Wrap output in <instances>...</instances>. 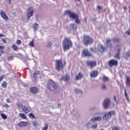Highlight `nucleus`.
<instances>
[{
    "label": "nucleus",
    "mask_w": 130,
    "mask_h": 130,
    "mask_svg": "<svg viewBox=\"0 0 130 130\" xmlns=\"http://www.w3.org/2000/svg\"><path fill=\"white\" fill-rule=\"evenodd\" d=\"M62 44L63 51H68V50H69L70 48L73 47V42L71 40V39L68 38H64L62 41Z\"/></svg>",
    "instance_id": "nucleus-1"
},
{
    "label": "nucleus",
    "mask_w": 130,
    "mask_h": 130,
    "mask_svg": "<svg viewBox=\"0 0 130 130\" xmlns=\"http://www.w3.org/2000/svg\"><path fill=\"white\" fill-rule=\"evenodd\" d=\"M64 15H69L70 18L75 19V22L77 24H80V23H81V20L79 19V15L75 14L74 12H72V11L70 10H66L64 12Z\"/></svg>",
    "instance_id": "nucleus-2"
},
{
    "label": "nucleus",
    "mask_w": 130,
    "mask_h": 130,
    "mask_svg": "<svg viewBox=\"0 0 130 130\" xmlns=\"http://www.w3.org/2000/svg\"><path fill=\"white\" fill-rule=\"evenodd\" d=\"M47 88H48L50 91H55L56 90H57L58 85H57V84H56V83H55L52 80L50 79L48 80Z\"/></svg>",
    "instance_id": "nucleus-3"
},
{
    "label": "nucleus",
    "mask_w": 130,
    "mask_h": 130,
    "mask_svg": "<svg viewBox=\"0 0 130 130\" xmlns=\"http://www.w3.org/2000/svg\"><path fill=\"white\" fill-rule=\"evenodd\" d=\"M83 43L85 46H89L94 43V40L92 37L88 35H84L83 36Z\"/></svg>",
    "instance_id": "nucleus-4"
},
{
    "label": "nucleus",
    "mask_w": 130,
    "mask_h": 130,
    "mask_svg": "<svg viewBox=\"0 0 130 130\" xmlns=\"http://www.w3.org/2000/svg\"><path fill=\"white\" fill-rule=\"evenodd\" d=\"M55 70L58 72H60V70H62L64 68V64H62L61 60H56Z\"/></svg>",
    "instance_id": "nucleus-5"
},
{
    "label": "nucleus",
    "mask_w": 130,
    "mask_h": 130,
    "mask_svg": "<svg viewBox=\"0 0 130 130\" xmlns=\"http://www.w3.org/2000/svg\"><path fill=\"white\" fill-rule=\"evenodd\" d=\"M116 113H115V111H110L109 112H107L105 113V115L104 116V119L105 120H108L109 118H111L112 116H113V115H115Z\"/></svg>",
    "instance_id": "nucleus-6"
},
{
    "label": "nucleus",
    "mask_w": 130,
    "mask_h": 130,
    "mask_svg": "<svg viewBox=\"0 0 130 130\" xmlns=\"http://www.w3.org/2000/svg\"><path fill=\"white\" fill-rule=\"evenodd\" d=\"M122 45H123L122 44L116 45L117 53L116 54L115 58L117 59H120V51L121 50V46H122Z\"/></svg>",
    "instance_id": "nucleus-7"
},
{
    "label": "nucleus",
    "mask_w": 130,
    "mask_h": 130,
    "mask_svg": "<svg viewBox=\"0 0 130 130\" xmlns=\"http://www.w3.org/2000/svg\"><path fill=\"white\" fill-rule=\"evenodd\" d=\"M108 64L110 68H112V67H117V66H118V61L112 59L108 62Z\"/></svg>",
    "instance_id": "nucleus-8"
},
{
    "label": "nucleus",
    "mask_w": 130,
    "mask_h": 130,
    "mask_svg": "<svg viewBox=\"0 0 130 130\" xmlns=\"http://www.w3.org/2000/svg\"><path fill=\"white\" fill-rule=\"evenodd\" d=\"M34 14V9L32 8V7H29L27 9V12L26 13V15L27 16V20L29 21L30 20V18L31 17H32L33 15Z\"/></svg>",
    "instance_id": "nucleus-9"
},
{
    "label": "nucleus",
    "mask_w": 130,
    "mask_h": 130,
    "mask_svg": "<svg viewBox=\"0 0 130 130\" xmlns=\"http://www.w3.org/2000/svg\"><path fill=\"white\" fill-rule=\"evenodd\" d=\"M82 56L84 57H91L92 54L87 49H83L82 52Z\"/></svg>",
    "instance_id": "nucleus-10"
},
{
    "label": "nucleus",
    "mask_w": 130,
    "mask_h": 130,
    "mask_svg": "<svg viewBox=\"0 0 130 130\" xmlns=\"http://www.w3.org/2000/svg\"><path fill=\"white\" fill-rule=\"evenodd\" d=\"M111 104V102H110V100L109 99H106L104 101L103 106L105 109L108 108L110 105Z\"/></svg>",
    "instance_id": "nucleus-11"
},
{
    "label": "nucleus",
    "mask_w": 130,
    "mask_h": 130,
    "mask_svg": "<svg viewBox=\"0 0 130 130\" xmlns=\"http://www.w3.org/2000/svg\"><path fill=\"white\" fill-rule=\"evenodd\" d=\"M86 64L88 67H89L90 69H93V68H95V67L97 66V62H96V61H87Z\"/></svg>",
    "instance_id": "nucleus-12"
},
{
    "label": "nucleus",
    "mask_w": 130,
    "mask_h": 130,
    "mask_svg": "<svg viewBox=\"0 0 130 130\" xmlns=\"http://www.w3.org/2000/svg\"><path fill=\"white\" fill-rule=\"evenodd\" d=\"M29 91L30 93L32 94H37V93H39V88L36 87H30Z\"/></svg>",
    "instance_id": "nucleus-13"
},
{
    "label": "nucleus",
    "mask_w": 130,
    "mask_h": 130,
    "mask_svg": "<svg viewBox=\"0 0 130 130\" xmlns=\"http://www.w3.org/2000/svg\"><path fill=\"white\" fill-rule=\"evenodd\" d=\"M106 43L108 46V48H110V49H112V48H113V45H112V43H111V40L110 39H107L106 40Z\"/></svg>",
    "instance_id": "nucleus-14"
},
{
    "label": "nucleus",
    "mask_w": 130,
    "mask_h": 130,
    "mask_svg": "<svg viewBox=\"0 0 130 130\" xmlns=\"http://www.w3.org/2000/svg\"><path fill=\"white\" fill-rule=\"evenodd\" d=\"M106 49V48H105V47H104V46H103V45L101 44H99L98 45V49L99 51H100L101 52V53L104 52V51H105Z\"/></svg>",
    "instance_id": "nucleus-15"
},
{
    "label": "nucleus",
    "mask_w": 130,
    "mask_h": 130,
    "mask_svg": "<svg viewBox=\"0 0 130 130\" xmlns=\"http://www.w3.org/2000/svg\"><path fill=\"white\" fill-rule=\"evenodd\" d=\"M29 122L26 121H21L18 123V126L20 127H25L27 126Z\"/></svg>",
    "instance_id": "nucleus-16"
},
{
    "label": "nucleus",
    "mask_w": 130,
    "mask_h": 130,
    "mask_svg": "<svg viewBox=\"0 0 130 130\" xmlns=\"http://www.w3.org/2000/svg\"><path fill=\"white\" fill-rule=\"evenodd\" d=\"M98 76V71L93 70L90 73V77L91 78H96Z\"/></svg>",
    "instance_id": "nucleus-17"
},
{
    "label": "nucleus",
    "mask_w": 130,
    "mask_h": 130,
    "mask_svg": "<svg viewBox=\"0 0 130 130\" xmlns=\"http://www.w3.org/2000/svg\"><path fill=\"white\" fill-rule=\"evenodd\" d=\"M22 110L25 113V114H28L30 111H29V109H28V108L26 107L25 105H22L21 106Z\"/></svg>",
    "instance_id": "nucleus-18"
},
{
    "label": "nucleus",
    "mask_w": 130,
    "mask_h": 130,
    "mask_svg": "<svg viewBox=\"0 0 130 130\" xmlns=\"http://www.w3.org/2000/svg\"><path fill=\"white\" fill-rule=\"evenodd\" d=\"M0 15L4 20H9V17H8V15L4 12V11H1Z\"/></svg>",
    "instance_id": "nucleus-19"
},
{
    "label": "nucleus",
    "mask_w": 130,
    "mask_h": 130,
    "mask_svg": "<svg viewBox=\"0 0 130 130\" xmlns=\"http://www.w3.org/2000/svg\"><path fill=\"white\" fill-rule=\"evenodd\" d=\"M112 40H113V43H118V44L121 41V40H120V39L116 37L113 38Z\"/></svg>",
    "instance_id": "nucleus-20"
},
{
    "label": "nucleus",
    "mask_w": 130,
    "mask_h": 130,
    "mask_svg": "<svg viewBox=\"0 0 130 130\" xmlns=\"http://www.w3.org/2000/svg\"><path fill=\"white\" fill-rule=\"evenodd\" d=\"M102 120V117L101 116H98V117H94V118H92L91 119V121H100Z\"/></svg>",
    "instance_id": "nucleus-21"
},
{
    "label": "nucleus",
    "mask_w": 130,
    "mask_h": 130,
    "mask_svg": "<svg viewBox=\"0 0 130 130\" xmlns=\"http://www.w3.org/2000/svg\"><path fill=\"white\" fill-rule=\"evenodd\" d=\"M62 81H65L66 82L69 81L70 80V76L69 75H66L65 76H62L61 79Z\"/></svg>",
    "instance_id": "nucleus-22"
},
{
    "label": "nucleus",
    "mask_w": 130,
    "mask_h": 130,
    "mask_svg": "<svg viewBox=\"0 0 130 130\" xmlns=\"http://www.w3.org/2000/svg\"><path fill=\"white\" fill-rule=\"evenodd\" d=\"M5 49V46H0V55L2 56L4 53H5V51L4 50Z\"/></svg>",
    "instance_id": "nucleus-23"
},
{
    "label": "nucleus",
    "mask_w": 130,
    "mask_h": 130,
    "mask_svg": "<svg viewBox=\"0 0 130 130\" xmlns=\"http://www.w3.org/2000/svg\"><path fill=\"white\" fill-rule=\"evenodd\" d=\"M83 78V74L80 72L77 76H76V80H81Z\"/></svg>",
    "instance_id": "nucleus-24"
},
{
    "label": "nucleus",
    "mask_w": 130,
    "mask_h": 130,
    "mask_svg": "<svg viewBox=\"0 0 130 130\" xmlns=\"http://www.w3.org/2000/svg\"><path fill=\"white\" fill-rule=\"evenodd\" d=\"M19 117L22 118V119H27V116L25 115L24 113H20L19 114Z\"/></svg>",
    "instance_id": "nucleus-25"
},
{
    "label": "nucleus",
    "mask_w": 130,
    "mask_h": 130,
    "mask_svg": "<svg viewBox=\"0 0 130 130\" xmlns=\"http://www.w3.org/2000/svg\"><path fill=\"white\" fill-rule=\"evenodd\" d=\"M32 122V125L34 127H36L37 126H39V123L37 121H34Z\"/></svg>",
    "instance_id": "nucleus-26"
},
{
    "label": "nucleus",
    "mask_w": 130,
    "mask_h": 130,
    "mask_svg": "<svg viewBox=\"0 0 130 130\" xmlns=\"http://www.w3.org/2000/svg\"><path fill=\"white\" fill-rule=\"evenodd\" d=\"M39 28V25L38 23H35L34 25V31H37L38 30V28Z\"/></svg>",
    "instance_id": "nucleus-27"
},
{
    "label": "nucleus",
    "mask_w": 130,
    "mask_h": 130,
    "mask_svg": "<svg viewBox=\"0 0 130 130\" xmlns=\"http://www.w3.org/2000/svg\"><path fill=\"white\" fill-rule=\"evenodd\" d=\"M126 86H130V77H127L126 78Z\"/></svg>",
    "instance_id": "nucleus-28"
},
{
    "label": "nucleus",
    "mask_w": 130,
    "mask_h": 130,
    "mask_svg": "<svg viewBox=\"0 0 130 130\" xmlns=\"http://www.w3.org/2000/svg\"><path fill=\"white\" fill-rule=\"evenodd\" d=\"M2 86L4 89H6L7 87H8V83L6 81H4L2 84Z\"/></svg>",
    "instance_id": "nucleus-29"
},
{
    "label": "nucleus",
    "mask_w": 130,
    "mask_h": 130,
    "mask_svg": "<svg viewBox=\"0 0 130 130\" xmlns=\"http://www.w3.org/2000/svg\"><path fill=\"white\" fill-rule=\"evenodd\" d=\"M28 116L31 119H34V118H35V115H34L33 113H29Z\"/></svg>",
    "instance_id": "nucleus-30"
},
{
    "label": "nucleus",
    "mask_w": 130,
    "mask_h": 130,
    "mask_svg": "<svg viewBox=\"0 0 130 130\" xmlns=\"http://www.w3.org/2000/svg\"><path fill=\"white\" fill-rule=\"evenodd\" d=\"M70 27L72 28V29L77 30V25L75 24H71L70 25Z\"/></svg>",
    "instance_id": "nucleus-31"
},
{
    "label": "nucleus",
    "mask_w": 130,
    "mask_h": 130,
    "mask_svg": "<svg viewBox=\"0 0 130 130\" xmlns=\"http://www.w3.org/2000/svg\"><path fill=\"white\" fill-rule=\"evenodd\" d=\"M39 72H37V73H34V78L35 80L37 79V75H39Z\"/></svg>",
    "instance_id": "nucleus-32"
},
{
    "label": "nucleus",
    "mask_w": 130,
    "mask_h": 130,
    "mask_svg": "<svg viewBox=\"0 0 130 130\" xmlns=\"http://www.w3.org/2000/svg\"><path fill=\"white\" fill-rule=\"evenodd\" d=\"M1 116L3 118V119H7V118H8L7 115L4 113L1 114Z\"/></svg>",
    "instance_id": "nucleus-33"
},
{
    "label": "nucleus",
    "mask_w": 130,
    "mask_h": 130,
    "mask_svg": "<svg viewBox=\"0 0 130 130\" xmlns=\"http://www.w3.org/2000/svg\"><path fill=\"white\" fill-rule=\"evenodd\" d=\"M108 80H109L108 77H107L106 76H103V80L104 82H107V81H108Z\"/></svg>",
    "instance_id": "nucleus-34"
},
{
    "label": "nucleus",
    "mask_w": 130,
    "mask_h": 130,
    "mask_svg": "<svg viewBox=\"0 0 130 130\" xmlns=\"http://www.w3.org/2000/svg\"><path fill=\"white\" fill-rule=\"evenodd\" d=\"M48 128V124L45 123V126L43 127L42 129L43 130H47Z\"/></svg>",
    "instance_id": "nucleus-35"
},
{
    "label": "nucleus",
    "mask_w": 130,
    "mask_h": 130,
    "mask_svg": "<svg viewBox=\"0 0 130 130\" xmlns=\"http://www.w3.org/2000/svg\"><path fill=\"white\" fill-rule=\"evenodd\" d=\"M75 92L77 94H79V93H81V94H83V91H81V90L79 89H76L75 90Z\"/></svg>",
    "instance_id": "nucleus-36"
},
{
    "label": "nucleus",
    "mask_w": 130,
    "mask_h": 130,
    "mask_svg": "<svg viewBox=\"0 0 130 130\" xmlns=\"http://www.w3.org/2000/svg\"><path fill=\"white\" fill-rule=\"evenodd\" d=\"M90 50L91 51V52L96 53V48H90Z\"/></svg>",
    "instance_id": "nucleus-37"
},
{
    "label": "nucleus",
    "mask_w": 130,
    "mask_h": 130,
    "mask_svg": "<svg viewBox=\"0 0 130 130\" xmlns=\"http://www.w3.org/2000/svg\"><path fill=\"white\" fill-rule=\"evenodd\" d=\"M12 48H13L14 50H18V46H17L16 45H13Z\"/></svg>",
    "instance_id": "nucleus-38"
},
{
    "label": "nucleus",
    "mask_w": 130,
    "mask_h": 130,
    "mask_svg": "<svg viewBox=\"0 0 130 130\" xmlns=\"http://www.w3.org/2000/svg\"><path fill=\"white\" fill-rule=\"evenodd\" d=\"M112 130H120V129L119 127L115 126L112 127Z\"/></svg>",
    "instance_id": "nucleus-39"
},
{
    "label": "nucleus",
    "mask_w": 130,
    "mask_h": 130,
    "mask_svg": "<svg viewBox=\"0 0 130 130\" xmlns=\"http://www.w3.org/2000/svg\"><path fill=\"white\" fill-rule=\"evenodd\" d=\"M129 56H130V50L126 53V58H127V57H129Z\"/></svg>",
    "instance_id": "nucleus-40"
},
{
    "label": "nucleus",
    "mask_w": 130,
    "mask_h": 130,
    "mask_svg": "<svg viewBox=\"0 0 130 130\" xmlns=\"http://www.w3.org/2000/svg\"><path fill=\"white\" fill-rule=\"evenodd\" d=\"M52 46V43L51 42H48L47 44V47H51Z\"/></svg>",
    "instance_id": "nucleus-41"
},
{
    "label": "nucleus",
    "mask_w": 130,
    "mask_h": 130,
    "mask_svg": "<svg viewBox=\"0 0 130 130\" xmlns=\"http://www.w3.org/2000/svg\"><path fill=\"white\" fill-rule=\"evenodd\" d=\"M102 88L103 90H106V89H107L106 85H105V84L102 85Z\"/></svg>",
    "instance_id": "nucleus-42"
},
{
    "label": "nucleus",
    "mask_w": 130,
    "mask_h": 130,
    "mask_svg": "<svg viewBox=\"0 0 130 130\" xmlns=\"http://www.w3.org/2000/svg\"><path fill=\"white\" fill-rule=\"evenodd\" d=\"M4 79H5V75H2L0 76V82H2V81H3Z\"/></svg>",
    "instance_id": "nucleus-43"
},
{
    "label": "nucleus",
    "mask_w": 130,
    "mask_h": 130,
    "mask_svg": "<svg viewBox=\"0 0 130 130\" xmlns=\"http://www.w3.org/2000/svg\"><path fill=\"white\" fill-rule=\"evenodd\" d=\"M124 94H125V97H126V98H128V95H127V93H126V89H124Z\"/></svg>",
    "instance_id": "nucleus-44"
},
{
    "label": "nucleus",
    "mask_w": 130,
    "mask_h": 130,
    "mask_svg": "<svg viewBox=\"0 0 130 130\" xmlns=\"http://www.w3.org/2000/svg\"><path fill=\"white\" fill-rule=\"evenodd\" d=\"M16 43H17V44H18L19 45L21 44V43H22V42L20 40H17L16 41Z\"/></svg>",
    "instance_id": "nucleus-45"
},
{
    "label": "nucleus",
    "mask_w": 130,
    "mask_h": 130,
    "mask_svg": "<svg viewBox=\"0 0 130 130\" xmlns=\"http://www.w3.org/2000/svg\"><path fill=\"white\" fill-rule=\"evenodd\" d=\"M29 45L30 46H32V47H34V42H33V41L30 42Z\"/></svg>",
    "instance_id": "nucleus-46"
},
{
    "label": "nucleus",
    "mask_w": 130,
    "mask_h": 130,
    "mask_svg": "<svg viewBox=\"0 0 130 130\" xmlns=\"http://www.w3.org/2000/svg\"><path fill=\"white\" fill-rule=\"evenodd\" d=\"M16 105H17L18 108H20V107H21V103H17L16 104Z\"/></svg>",
    "instance_id": "nucleus-47"
},
{
    "label": "nucleus",
    "mask_w": 130,
    "mask_h": 130,
    "mask_svg": "<svg viewBox=\"0 0 130 130\" xmlns=\"http://www.w3.org/2000/svg\"><path fill=\"white\" fill-rule=\"evenodd\" d=\"M98 10H102V7H101V6H98Z\"/></svg>",
    "instance_id": "nucleus-48"
},
{
    "label": "nucleus",
    "mask_w": 130,
    "mask_h": 130,
    "mask_svg": "<svg viewBox=\"0 0 130 130\" xmlns=\"http://www.w3.org/2000/svg\"><path fill=\"white\" fill-rule=\"evenodd\" d=\"M2 41L4 43H6L7 42V40H6L5 39H2Z\"/></svg>",
    "instance_id": "nucleus-49"
},
{
    "label": "nucleus",
    "mask_w": 130,
    "mask_h": 130,
    "mask_svg": "<svg viewBox=\"0 0 130 130\" xmlns=\"http://www.w3.org/2000/svg\"><path fill=\"white\" fill-rule=\"evenodd\" d=\"M91 127H94L95 128H96V127H97V124L95 125H93Z\"/></svg>",
    "instance_id": "nucleus-50"
},
{
    "label": "nucleus",
    "mask_w": 130,
    "mask_h": 130,
    "mask_svg": "<svg viewBox=\"0 0 130 130\" xmlns=\"http://www.w3.org/2000/svg\"><path fill=\"white\" fill-rule=\"evenodd\" d=\"M4 35L3 34H0V38L1 37H4Z\"/></svg>",
    "instance_id": "nucleus-51"
},
{
    "label": "nucleus",
    "mask_w": 130,
    "mask_h": 130,
    "mask_svg": "<svg viewBox=\"0 0 130 130\" xmlns=\"http://www.w3.org/2000/svg\"><path fill=\"white\" fill-rule=\"evenodd\" d=\"M114 101H115V102H117V101H116V96H114Z\"/></svg>",
    "instance_id": "nucleus-52"
},
{
    "label": "nucleus",
    "mask_w": 130,
    "mask_h": 130,
    "mask_svg": "<svg viewBox=\"0 0 130 130\" xmlns=\"http://www.w3.org/2000/svg\"><path fill=\"white\" fill-rule=\"evenodd\" d=\"M123 9H124V10H127V8H126V7H124Z\"/></svg>",
    "instance_id": "nucleus-53"
},
{
    "label": "nucleus",
    "mask_w": 130,
    "mask_h": 130,
    "mask_svg": "<svg viewBox=\"0 0 130 130\" xmlns=\"http://www.w3.org/2000/svg\"><path fill=\"white\" fill-rule=\"evenodd\" d=\"M5 106H6V107H10V106H9L8 105H6Z\"/></svg>",
    "instance_id": "nucleus-54"
},
{
    "label": "nucleus",
    "mask_w": 130,
    "mask_h": 130,
    "mask_svg": "<svg viewBox=\"0 0 130 130\" xmlns=\"http://www.w3.org/2000/svg\"><path fill=\"white\" fill-rule=\"evenodd\" d=\"M9 99H8V100H7V102H11L10 101H9Z\"/></svg>",
    "instance_id": "nucleus-55"
},
{
    "label": "nucleus",
    "mask_w": 130,
    "mask_h": 130,
    "mask_svg": "<svg viewBox=\"0 0 130 130\" xmlns=\"http://www.w3.org/2000/svg\"><path fill=\"white\" fill-rule=\"evenodd\" d=\"M78 2H81V0H76Z\"/></svg>",
    "instance_id": "nucleus-56"
},
{
    "label": "nucleus",
    "mask_w": 130,
    "mask_h": 130,
    "mask_svg": "<svg viewBox=\"0 0 130 130\" xmlns=\"http://www.w3.org/2000/svg\"><path fill=\"white\" fill-rule=\"evenodd\" d=\"M89 124H90V123H88V124H86L87 125H89Z\"/></svg>",
    "instance_id": "nucleus-57"
},
{
    "label": "nucleus",
    "mask_w": 130,
    "mask_h": 130,
    "mask_svg": "<svg viewBox=\"0 0 130 130\" xmlns=\"http://www.w3.org/2000/svg\"><path fill=\"white\" fill-rule=\"evenodd\" d=\"M10 3H11V0H8Z\"/></svg>",
    "instance_id": "nucleus-58"
},
{
    "label": "nucleus",
    "mask_w": 130,
    "mask_h": 130,
    "mask_svg": "<svg viewBox=\"0 0 130 130\" xmlns=\"http://www.w3.org/2000/svg\"><path fill=\"white\" fill-rule=\"evenodd\" d=\"M87 2H90V0H86Z\"/></svg>",
    "instance_id": "nucleus-59"
}]
</instances>
